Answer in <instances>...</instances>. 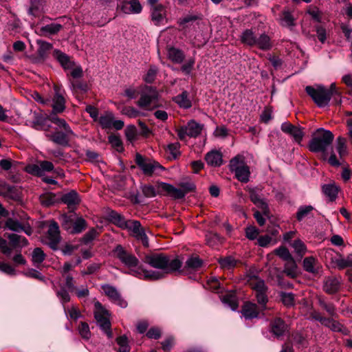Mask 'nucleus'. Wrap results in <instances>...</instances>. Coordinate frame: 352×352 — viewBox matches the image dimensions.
Wrapping results in <instances>:
<instances>
[{"label": "nucleus", "instance_id": "24", "mask_svg": "<svg viewBox=\"0 0 352 352\" xmlns=\"http://www.w3.org/2000/svg\"><path fill=\"white\" fill-rule=\"evenodd\" d=\"M260 311H263L261 308L259 310L256 304L248 302L243 306L241 312L245 319H252L258 317Z\"/></svg>", "mask_w": 352, "mask_h": 352}, {"label": "nucleus", "instance_id": "18", "mask_svg": "<svg viewBox=\"0 0 352 352\" xmlns=\"http://www.w3.org/2000/svg\"><path fill=\"white\" fill-rule=\"evenodd\" d=\"M281 130L292 137L294 140L300 143L303 137V133L300 128L292 124L289 122H284L281 124Z\"/></svg>", "mask_w": 352, "mask_h": 352}, {"label": "nucleus", "instance_id": "62", "mask_svg": "<svg viewBox=\"0 0 352 352\" xmlns=\"http://www.w3.org/2000/svg\"><path fill=\"white\" fill-rule=\"evenodd\" d=\"M109 142L117 151H120L122 149V141L118 136L114 135H109Z\"/></svg>", "mask_w": 352, "mask_h": 352}, {"label": "nucleus", "instance_id": "36", "mask_svg": "<svg viewBox=\"0 0 352 352\" xmlns=\"http://www.w3.org/2000/svg\"><path fill=\"white\" fill-rule=\"evenodd\" d=\"M174 101L182 108L189 109L192 106V102L188 98V93L186 91H182L174 98Z\"/></svg>", "mask_w": 352, "mask_h": 352}, {"label": "nucleus", "instance_id": "21", "mask_svg": "<svg viewBox=\"0 0 352 352\" xmlns=\"http://www.w3.org/2000/svg\"><path fill=\"white\" fill-rule=\"evenodd\" d=\"M160 189L165 192L167 195L172 197L174 199H182L184 197V192L181 190L180 188H177L173 185L165 183L158 182Z\"/></svg>", "mask_w": 352, "mask_h": 352}, {"label": "nucleus", "instance_id": "33", "mask_svg": "<svg viewBox=\"0 0 352 352\" xmlns=\"http://www.w3.org/2000/svg\"><path fill=\"white\" fill-rule=\"evenodd\" d=\"M323 287L327 293L334 294L340 288V280L336 277H328L324 280Z\"/></svg>", "mask_w": 352, "mask_h": 352}, {"label": "nucleus", "instance_id": "64", "mask_svg": "<svg viewBox=\"0 0 352 352\" xmlns=\"http://www.w3.org/2000/svg\"><path fill=\"white\" fill-rule=\"evenodd\" d=\"M258 234V230L255 226H249L245 229L246 237L250 240L256 239Z\"/></svg>", "mask_w": 352, "mask_h": 352}, {"label": "nucleus", "instance_id": "15", "mask_svg": "<svg viewBox=\"0 0 352 352\" xmlns=\"http://www.w3.org/2000/svg\"><path fill=\"white\" fill-rule=\"evenodd\" d=\"M101 287L105 295L108 296L112 302L122 308L127 307V302L122 298L121 295L115 287L106 284L102 285Z\"/></svg>", "mask_w": 352, "mask_h": 352}, {"label": "nucleus", "instance_id": "44", "mask_svg": "<svg viewBox=\"0 0 352 352\" xmlns=\"http://www.w3.org/2000/svg\"><path fill=\"white\" fill-rule=\"evenodd\" d=\"M324 326L329 327L333 331L342 332L344 334L348 333V330L341 323L333 319L327 318Z\"/></svg>", "mask_w": 352, "mask_h": 352}, {"label": "nucleus", "instance_id": "35", "mask_svg": "<svg viewBox=\"0 0 352 352\" xmlns=\"http://www.w3.org/2000/svg\"><path fill=\"white\" fill-rule=\"evenodd\" d=\"M283 272L290 278H296L298 276V267L294 258L285 261Z\"/></svg>", "mask_w": 352, "mask_h": 352}, {"label": "nucleus", "instance_id": "51", "mask_svg": "<svg viewBox=\"0 0 352 352\" xmlns=\"http://www.w3.org/2000/svg\"><path fill=\"white\" fill-rule=\"evenodd\" d=\"M219 262L222 268L230 270L236 266L237 261L232 256H227L219 259Z\"/></svg>", "mask_w": 352, "mask_h": 352}, {"label": "nucleus", "instance_id": "25", "mask_svg": "<svg viewBox=\"0 0 352 352\" xmlns=\"http://www.w3.org/2000/svg\"><path fill=\"white\" fill-rule=\"evenodd\" d=\"M107 217L111 223L122 229H125L127 227L129 221H126L122 215L114 210L108 211Z\"/></svg>", "mask_w": 352, "mask_h": 352}, {"label": "nucleus", "instance_id": "34", "mask_svg": "<svg viewBox=\"0 0 352 352\" xmlns=\"http://www.w3.org/2000/svg\"><path fill=\"white\" fill-rule=\"evenodd\" d=\"M257 33L258 32L254 31L252 29H247L244 30L240 36L241 43L244 45L252 47Z\"/></svg>", "mask_w": 352, "mask_h": 352}, {"label": "nucleus", "instance_id": "50", "mask_svg": "<svg viewBox=\"0 0 352 352\" xmlns=\"http://www.w3.org/2000/svg\"><path fill=\"white\" fill-rule=\"evenodd\" d=\"M62 29V25L59 23H52L43 26L41 31L45 34H55Z\"/></svg>", "mask_w": 352, "mask_h": 352}, {"label": "nucleus", "instance_id": "17", "mask_svg": "<svg viewBox=\"0 0 352 352\" xmlns=\"http://www.w3.org/2000/svg\"><path fill=\"white\" fill-rule=\"evenodd\" d=\"M0 193L3 197L14 201H19L21 198V190L17 187L8 184L0 186Z\"/></svg>", "mask_w": 352, "mask_h": 352}, {"label": "nucleus", "instance_id": "38", "mask_svg": "<svg viewBox=\"0 0 352 352\" xmlns=\"http://www.w3.org/2000/svg\"><path fill=\"white\" fill-rule=\"evenodd\" d=\"M113 119V114L110 111H107L98 120L102 129H107L112 128Z\"/></svg>", "mask_w": 352, "mask_h": 352}, {"label": "nucleus", "instance_id": "16", "mask_svg": "<svg viewBox=\"0 0 352 352\" xmlns=\"http://www.w3.org/2000/svg\"><path fill=\"white\" fill-rule=\"evenodd\" d=\"M157 98V92L156 90L152 87H146L144 91L141 94L138 105L140 107H146Z\"/></svg>", "mask_w": 352, "mask_h": 352}, {"label": "nucleus", "instance_id": "10", "mask_svg": "<svg viewBox=\"0 0 352 352\" xmlns=\"http://www.w3.org/2000/svg\"><path fill=\"white\" fill-rule=\"evenodd\" d=\"M95 318L100 326V327L107 333L109 338H111L112 333L110 331V321L109 319V312L102 305V304L97 301L94 304Z\"/></svg>", "mask_w": 352, "mask_h": 352}, {"label": "nucleus", "instance_id": "58", "mask_svg": "<svg viewBox=\"0 0 352 352\" xmlns=\"http://www.w3.org/2000/svg\"><path fill=\"white\" fill-rule=\"evenodd\" d=\"M281 300L287 307H292L294 305V296L292 293L282 292Z\"/></svg>", "mask_w": 352, "mask_h": 352}, {"label": "nucleus", "instance_id": "2", "mask_svg": "<svg viewBox=\"0 0 352 352\" xmlns=\"http://www.w3.org/2000/svg\"><path fill=\"white\" fill-rule=\"evenodd\" d=\"M116 257L129 270V274L142 278L143 267L139 265L138 258L132 253L128 252L122 245H118L114 250Z\"/></svg>", "mask_w": 352, "mask_h": 352}, {"label": "nucleus", "instance_id": "57", "mask_svg": "<svg viewBox=\"0 0 352 352\" xmlns=\"http://www.w3.org/2000/svg\"><path fill=\"white\" fill-rule=\"evenodd\" d=\"M314 208L311 206H301L298 208L296 214V218L298 221H301L306 217L312 210Z\"/></svg>", "mask_w": 352, "mask_h": 352}, {"label": "nucleus", "instance_id": "42", "mask_svg": "<svg viewBox=\"0 0 352 352\" xmlns=\"http://www.w3.org/2000/svg\"><path fill=\"white\" fill-rule=\"evenodd\" d=\"M316 263L317 261L314 257H306L303 260V268L307 272L316 274L318 272V269L316 267Z\"/></svg>", "mask_w": 352, "mask_h": 352}, {"label": "nucleus", "instance_id": "27", "mask_svg": "<svg viewBox=\"0 0 352 352\" xmlns=\"http://www.w3.org/2000/svg\"><path fill=\"white\" fill-rule=\"evenodd\" d=\"M73 133H67L66 131L64 130V131H56L54 133L51 135H47V137L54 142V143L62 145V146H67L69 143V138L68 137L69 135H73Z\"/></svg>", "mask_w": 352, "mask_h": 352}, {"label": "nucleus", "instance_id": "43", "mask_svg": "<svg viewBox=\"0 0 352 352\" xmlns=\"http://www.w3.org/2000/svg\"><path fill=\"white\" fill-rule=\"evenodd\" d=\"M142 191L145 197L149 198L154 197L157 195L163 192V190L159 188L158 183L156 185V188L151 185H144L142 186Z\"/></svg>", "mask_w": 352, "mask_h": 352}, {"label": "nucleus", "instance_id": "39", "mask_svg": "<svg viewBox=\"0 0 352 352\" xmlns=\"http://www.w3.org/2000/svg\"><path fill=\"white\" fill-rule=\"evenodd\" d=\"M36 43L38 45L37 50L38 56L40 58L45 59L47 56L48 52L52 48V45L42 40H37Z\"/></svg>", "mask_w": 352, "mask_h": 352}, {"label": "nucleus", "instance_id": "4", "mask_svg": "<svg viewBox=\"0 0 352 352\" xmlns=\"http://www.w3.org/2000/svg\"><path fill=\"white\" fill-rule=\"evenodd\" d=\"M230 171L234 173L236 179L243 182L247 183L250 179V168L245 163L243 155H237L230 161Z\"/></svg>", "mask_w": 352, "mask_h": 352}, {"label": "nucleus", "instance_id": "9", "mask_svg": "<svg viewBox=\"0 0 352 352\" xmlns=\"http://www.w3.org/2000/svg\"><path fill=\"white\" fill-rule=\"evenodd\" d=\"M248 283L251 288L255 292L257 302L261 307V309H266V303L268 301V298L266 295L267 287L264 280L256 276H250Z\"/></svg>", "mask_w": 352, "mask_h": 352}, {"label": "nucleus", "instance_id": "54", "mask_svg": "<svg viewBox=\"0 0 352 352\" xmlns=\"http://www.w3.org/2000/svg\"><path fill=\"white\" fill-rule=\"evenodd\" d=\"M45 254L41 248H36L32 252V261L35 265L41 263L45 260Z\"/></svg>", "mask_w": 352, "mask_h": 352}, {"label": "nucleus", "instance_id": "56", "mask_svg": "<svg viewBox=\"0 0 352 352\" xmlns=\"http://www.w3.org/2000/svg\"><path fill=\"white\" fill-rule=\"evenodd\" d=\"M275 254L285 261L293 258L288 249L284 246H280L274 250Z\"/></svg>", "mask_w": 352, "mask_h": 352}, {"label": "nucleus", "instance_id": "13", "mask_svg": "<svg viewBox=\"0 0 352 352\" xmlns=\"http://www.w3.org/2000/svg\"><path fill=\"white\" fill-rule=\"evenodd\" d=\"M125 229L128 230L134 237L140 241L144 247H148V239L140 221L129 220L127 227Z\"/></svg>", "mask_w": 352, "mask_h": 352}, {"label": "nucleus", "instance_id": "23", "mask_svg": "<svg viewBox=\"0 0 352 352\" xmlns=\"http://www.w3.org/2000/svg\"><path fill=\"white\" fill-rule=\"evenodd\" d=\"M166 55L168 58L174 63L180 64L184 58V53L179 49L168 46L166 48Z\"/></svg>", "mask_w": 352, "mask_h": 352}, {"label": "nucleus", "instance_id": "32", "mask_svg": "<svg viewBox=\"0 0 352 352\" xmlns=\"http://www.w3.org/2000/svg\"><path fill=\"white\" fill-rule=\"evenodd\" d=\"M151 10V19L155 25H160L166 18V10L163 6H157Z\"/></svg>", "mask_w": 352, "mask_h": 352}, {"label": "nucleus", "instance_id": "53", "mask_svg": "<svg viewBox=\"0 0 352 352\" xmlns=\"http://www.w3.org/2000/svg\"><path fill=\"white\" fill-rule=\"evenodd\" d=\"M292 246L296 253L300 256H302L307 252V248L305 243L300 239L295 240L292 244Z\"/></svg>", "mask_w": 352, "mask_h": 352}, {"label": "nucleus", "instance_id": "20", "mask_svg": "<svg viewBox=\"0 0 352 352\" xmlns=\"http://www.w3.org/2000/svg\"><path fill=\"white\" fill-rule=\"evenodd\" d=\"M120 9L124 14H135L140 13L142 7L139 1L131 0L122 2Z\"/></svg>", "mask_w": 352, "mask_h": 352}, {"label": "nucleus", "instance_id": "30", "mask_svg": "<svg viewBox=\"0 0 352 352\" xmlns=\"http://www.w3.org/2000/svg\"><path fill=\"white\" fill-rule=\"evenodd\" d=\"M271 329L272 333L277 338H279L287 331V326L282 319L278 318L274 319L272 322Z\"/></svg>", "mask_w": 352, "mask_h": 352}, {"label": "nucleus", "instance_id": "3", "mask_svg": "<svg viewBox=\"0 0 352 352\" xmlns=\"http://www.w3.org/2000/svg\"><path fill=\"white\" fill-rule=\"evenodd\" d=\"M334 139L333 134L329 130L323 128L318 129L312 135V138L309 144V149L314 153H322L326 155V152L331 146Z\"/></svg>", "mask_w": 352, "mask_h": 352}, {"label": "nucleus", "instance_id": "59", "mask_svg": "<svg viewBox=\"0 0 352 352\" xmlns=\"http://www.w3.org/2000/svg\"><path fill=\"white\" fill-rule=\"evenodd\" d=\"M121 113L131 118H134L140 116L141 113L131 107H124L121 110Z\"/></svg>", "mask_w": 352, "mask_h": 352}, {"label": "nucleus", "instance_id": "5", "mask_svg": "<svg viewBox=\"0 0 352 352\" xmlns=\"http://www.w3.org/2000/svg\"><path fill=\"white\" fill-rule=\"evenodd\" d=\"M305 91L318 107H324L329 105L331 100L330 94L323 85L307 86Z\"/></svg>", "mask_w": 352, "mask_h": 352}, {"label": "nucleus", "instance_id": "52", "mask_svg": "<svg viewBox=\"0 0 352 352\" xmlns=\"http://www.w3.org/2000/svg\"><path fill=\"white\" fill-rule=\"evenodd\" d=\"M280 23L282 25L287 27L293 26L294 25V18L288 10H285L283 12L282 16L280 17Z\"/></svg>", "mask_w": 352, "mask_h": 352}, {"label": "nucleus", "instance_id": "22", "mask_svg": "<svg viewBox=\"0 0 352 352\" xmlns=\"http://www.w3.org/2000/svg\"><path fill=\"white\" fill-rule=\"evenodd\" d=\"M6 226L9 230L14 232H19L23 231L28 235H30L32 232L30 226L25 224H21L18 221L14 220L11 218L7 219Z\"/></svg>", "mask_w": 352, "mask_h": 352}, {"label": "nucleus", "instance_id": "37", "mask_svg": "<svg viewBox=\"0 0 352 352\" xmlns=\"http://www.w3.org/2000/svg\"><path fill=\"white\" fill-rule=\"evenodd\" d=\"M203 261L197 256H191L185 263V267L188 270L196 271L201 267Z\"/></svg>", "mask_w": 352, "mask_h": 352}, {"label": "nucleus", "instance_id": "11", "mask_svg": "<svg viewBox=\"0 0 352 352\" xmlns=\"http://www.w3.org/2000/svg\"><path fill=\"white\" fill-rule=\"evenodd\" d=\"M203 126L202 124L195 120H190L186 125L178 128L176 131L179 138L183 140L186 136L191 138L198 136L201 133Z\"/></svg>", "mask_w": 352, "mask_h": 352}, {"label": "nucleus", "instance_id": "26", "mask_svg": "<svg viewBox=\"0 0 352 352\" xmlns=\"http://www.w3.org/2000/svg\"><path fill=\"white\" fill-rule=\"evenodd\" d=\"M253 46H256L260 50L267 51L272 48V44L269 36L265 34H259L257 33L254 43L252 45V47Z\"/></svg>", "mask_w": 352, "mask_h": 352}, {"label": "nucleus", "instance_id": "55", "mask_svg": "<svg viewBox=\"0 0 352 352\" xmlns=\"http://www.w3.org/2000/svg\"><path fill=\"white\" fill-rule=\"evenodd\" d=\"M125 135L128 141L133 142L137 138V129L134 125H128L125 129Z\"/></svg>", "mask_w": 352, "mask_h": 352}, {"label": "nucleus", "instance_id": "41", "mask_svg": "<svg viewBox=\"0 0 352 352\" xmlns=\"http://www.w3.org/2000/svg\"><path fill=\"white\" fill-rule=\"evenodd\" d=\"M338 187L335 184H325L322 186L324 194L329 197L330 201H333L337 197Z\"/></svg>", "mask_w": 352, "mask_h": 352}, {"label": "nucleus", "instance_id": "47", "mask_svg": "<svg viewBox=\"0 0 352 352\" xmlns=\"http://www.w3.org/2000/svg\"><path fill=\"white\" fill-rule=\"evenodd\" d=\"M198 19L196 15H187L178 20V24L182 30H186L188 28L192 25V23Z\"/></svg>", "mask_w": 352, "mask_h": 352}, {"label": "nucleus", "instance_id": "61", "mask_svg": "<svg viewBox=\"0 0 352 352\" xmlns=\"http://www.w3.org/2000/svg\"><path fill=\"white\" fill-rule=\"evenodd\" d=\"M320 306L324 309L329 315L334 316L336 314V308L332 303L327 302L324 300H319Z\"/></svg>", "mask_w": 352, "mask_h": 352}, {"label": "nucleus", "instance_id": "8", "mask_svg": "<svg viewBox=\"0 0 352 352\" xmlns=\"http://www.w3.org/2000/svg\"><path fill=\"white\" fill-rule=\"evenodd\" d=\"M248 283L251 288L255 292L257 302L261 307V309H266V303L268 301V298L266 295L267 287L264 280L256 276H250Z\"/></svg>", "mask_w": 352, "mask_h": 352}, {"label": "nucleus", "instance_id": "40", "mask_svg": "<svg viewBox=\"0 0 352 352\" xmlns=\"http://www.w3.org/2000/svg\"><path fill=\"white\" fill-rule=\"evenodd\" d=\"M48 120L56 124L60 129L66 131L67 133H73L72 130L63 119L58 118L56 114H50L48 116Z\"/></svg>", "mask_w": 352, "mask_h": 352}, {"label": "nucleus", "instance_id": "31", "mask_svg": "<svg viewBox=\"0 0 352 352\" xmlns=\"http://www.w3.org/2000/svg\"><path fill=\"white\" fill-rule=\"evenodd\" d=\"M54 56L65 69H72L74 66V62L65 54L59 50L54 52Z\"/></svg>", "mask_w": 352, "mask_h": 352}, {"label": "nucleus", "instance_id": "63", "mask_svg": "<svg viewBox=\"0 0 352 352\" xmlns=\"http://www.w3.org/2000/svg\"><path fill=\"white\" fill-rule=\"evenodd\" d=\"M157 72V68L155 66H151L144 76V80L148 83L153 82L155 78Z\"/></svg>", "mask_w": 352, "mask_h": 352}, {"label": "nucleus", "instance_id": "49", "mask_svg": "<svg viewBox=\"0 0 352 352\" xmlns=\"http://www.w3.org/2000/svg\"><path fill=\"white\" fill-rule=\"evenodd\" d=\"M336 148L340 157L347 154V147L346 144V139L340 136L336 140Z\"/></svg>", "mask_w": 352, "mask_h": 352}, {"label": "nucleus", "instance_id": "28", "mask_svg": "<svg viewBox=\"0 0 352 352\" xmlns=\"http://www.w3.org/2000/svg\"><path fill=\"white\" fill-rule=\"evenodd\" d=\"M61 201L68 206L71 210H74L75 206L80 204V199L78 193L74 190L63 195Z\"/></svg>", "mask_w": 352, "mask_h": 352}, {"label": "nucleus", "instance_id": "19", "mask_svg": "<svg viewBox=\"0 0 352 352\" xmlns=\"http://www.w3.org/2000/svg\"><path fill=\"white\" fill-rule=\"evenodd\" d=\"M55 95L52 98V104H51L53 111L52 114L62 113L65 109V100L60 94L57 87H54Z\"/></svg>", "mask_w": 352, "mask_h": 352}, {"label": "nucleus", "instance_id": "48", "mask_svg": "<svg viewBox=\"0 0 352 352\" xmlns=\"http://www.w3.org/2000/svg\"><path fill=\"white\" fill-rule=\"evenodd\" d=\"M87 227L86 221L82 217H78L73 223V226L70 230V233L78 234L82 232Z\"/></svg>", "mask_w": 352, "mask_h": 352}, {"label": "nucleus", "instance_id": "46", "mask_svg": "<svg viewBox=\"0 0 352 352\" xmlns=\"http://www.w3.org/2000/svg\"><path fill=\"white\" fill-rule=\"evenodd\" d=\"M221 301L233 311L236 310L238 307L236 297L234 294L229 293L224 295L221 298Z\"/></svg>", "mask_w": 352, "mask_h": 352}, {"label": "nucleus", "instance_id": "45", "mask_svg": "<svg viewBox=\"0 0 352 352\" xmlns=\"http://www.w3.org/2000/svg\"><path fill=\"white\" fill-rule=\"evenodd\" d=\"M206 241L209 246L214 248L223 242V238L217 233L208 232L206 234Z\"/></svg>", "mask_w": 352, "mask_h": 352}, {"label": "nucleus", "instance_id": "60", "mask_svg": "<svg viewBox=\"0 0 352 352\" xmlns=\"http://www.w3.org/2000/svg\"><path fill=\"white\" fill-rule=\"evenodd\" d=\"M56 295L62 304H65L70 300L69 292L64 287H61L60 289L57 291Z\"/></svg>", "mask_w": 352, "mask_h": 352}, {"label": "nucleus", "instance_id": "6", "mask_svg": "<svg viewBox=\"0 0 352 352\" xmlns=\"http://www.w3.org/2000/svg\"><path fill=\"white\" fill-rule=\"evenodd\" d=\"M324 257L330 261L332 268L340 270L345 268L352 267V254L344 257L342 254L335 252L332 249H327L325 251Z\"/></svg>", "mask_w": 352, "mask_h": 352}, {"label": "nucleus", "instance_id": "7", "mask_svg": "<svg viewBox=\"0 0 352 352\" xmlns=\"http://www.w3.org/2000/svg\"><path fill=\"white\" fill-rule=\"evenodd\" d=\"M135 163L145 175L151 177L159 175L164 168L157 162L145 158L140 154H136Z\"/></svg>", "mask_w": 352, "mask_h": 352}, {"label": "nucleus", "instance_id": "29", "mask_svg": "<svg viewBox=\"0 0 352 352\" xmlns=\"http://www.w3.org/2000/svg\"><path fill=\"white\" fill-rule=\"evenodd\" d=\"M205 160L209 166L214 167L220 166L223 163L222 155L217 151L208 152L206 155Z\"/></svg>", "mask_w": 352, "mask_h": 352}, {"label": "nucleus", "instance_id": "12", "mask_svg": "<svg viewBox=\"0 0 352 352\" xmlns=\"http://www.w3.org/2000/svg\"><path fill=\"white\" fill-rule=\"evenodd\" d=\"M60 241V230L58 223L54 221H50L47 233L46 241H44L51 249L58 250V243Z\"/></svg>", "mask_w": 352, "mask_h": 352}, {"label": "nucleus", "instance_id": "1", "mask_svg": "<svg viewBox=\"0 0 352 352\" xmlns=\"http://www.w3.org/2000/svg\"><path fill=\"white\" fill-rule=\"evenodd\" d=\"M144 262L151 267L159 270L156 271L143 268L142 278L151 280L164 278L167 274L179 270L182 265L179 258H170L162 253L147 254L144 258Z\"/></svg>", "mask_w": 352, "mask_h": 352}, {"label": "nucleus", "instance_id": "14", "mask_svg": "<svg viewBox=\"0 0 352 352\" xmlns=\"http://www.w3.org/2000/svg\"><path fill=\"white\" fill-rule=\"evenodd\" d=\"M48 120V116L44 117L41 113L36 111H30L29 118L25 121L26 125H28L36 130L48 131L50 125H46L45 122Z\"/></svg>", "mask_w": 352, "mask_h": 352}]
</instances>
